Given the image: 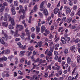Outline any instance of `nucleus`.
<instances>
[{"label": "nucleus", "mask_w": 80, "mask_h": 80, "mask_svg": "<svg viewBox=\"0 0 80 80\" xmlns=\"http://www.w3.org/2000/svg\"><path fill=\"white\" fill-rule=\"evenodd\" d=\"M47 53L48 57H46V58L47 60H48V59H50V51H48V49H47L45 51V54Z\"/></svg>", "instance_id": "nucleus-1"}, {"label": "nucleus", "mask_w": 80, "mask_h": 80, "mask_svg": "<svg viewBox=\"0 0 80 80\" xmlns=\"http://www.w3.org/2000/svg\"><path fill=\"white\" fill-rule=\"evenodd\" d=\"M16 28L17 29L19 28V31H20V32H21V31H22V30L23 29V26L19 25L18 24H16Z\"/></svg>", "instance_id": "nucleus-2"}, {"label": "nucleus", "mask_w": 80, "mask_h": 80, "mask_svg": "<svg viewBox=\"0 0 80 80\" xmlns=\"http://www.w3.org/2000/svg\"><path fill=\"white\" fill-rule=\"evenodd\" d=\"M18 30L17 29L14 33V37H19L20 36V34L18 33Z\"/></svg>", "instance_id": "nucleus-3"}, {"label": "nucleus", "mask_w": 80, "mask_h": 80, "mask_svg": "<svg viewBox=\"0 0 80 80\" xmlns=\"http://www.w3.org/2000/svg\"><path fill=\"white\" fill-rule=\"evenodd\" d=\"M7 60V58L5 57H4L1 58H0V62H3L4 61H6Z\"/></svg>", "instance_id": "nucleus-4"}, {"label": "nucleus", "mask_w": 80, "mask_h": 80, "mask_svg": "<svg viewBox=\"0 0 80 80\" xmlns=\"http://www.w3.org/2000/svg\"><path fill=\"white\" fill-rule=\"evenodd\" d=\"M61 40L63 44H65L66 43V39L63 37H62L61 38Z\"/></svg>", "instance_id": "nucleus-5"}, {"label": "nucleus", "mask_w": 80, "mask_h": 80, "mask_svg": "<svg viewBox=\"0 0 80 80\" xmlns=\"http://www.w3.org/2000/svg\"><path fill=\"white\" fill-rule=\"evenodd\" d=\"M47 3V1H43L42 2L40 5V8H43V5H44V3Z\"/></svg>", "instance_id": "nucleus-6"}, {"label": "nucleus", "mask_w": 80, "mask_h": 80, "mask_svg": "<svg viewBox=\"0 0 80 80\" xmlns=\"http://www.w3.org/2000/svg\"><path fill=\"white\" fill-rule=\"evenodd\" d=\"M25 32H26L27 35H30L31 33L30 32V30L28 29V28L25 29Z\"/></svg>", "instance_id": "nucleus-7"}, {"label": "nucleus", "mask_w": 80, "mask_h": 80, "mask_svg": "<svg viewBox=\"0 0 80 80\" xmlns=\"http://www.w3.org/2000/svg\"><path fill=\"white\" fill-rule=\"evenodd\" d=\"M45 29H46L45 26L42 25L41 27V32L43 33L45 30Z\"/></svg>", "instance_id": "nucleus-8"}, {"label": "nucleus", "mask_w": 80, "mask_h": 80, "mask_svg": "<svg viewBox=\"0 0 80 80\" xmlns=\"http://www.w3.org/2000/svg\"><path fill=\"white\" fill-rule=\"evenodd\" d=\"M66 12V14L67 15V14H68V13H71V10H70V8H68V9H66L65 11Z\"/></svg>", "instance_id": "nucleus-9"}, {"label": "nucleus", "mask_w": 80, "mask_h": 80, "mask_svg": "<svg viewBox=\"0 0 80 80\" xmlns=\"http://www.w3.org/2000/svg\"><path fill=\"white\" fill-rule=\"evenodd\" d=\"M59 12V9L58 8H55L54 10V14H57L58 13V12Z\"/></svg>", "instance_id": "nucleus-10"}, {"label": "nucleus", "mask_w": 80, "mask_h": 80, "mask_svg": "<svg viewBox=\"0 0 80 80\" xmlns=\"http://www.w3.org/2000/svg\"><path fill=\"white\" fill-rule=\"evenodd\" d=\"M4 10H5V6H2L0 9V13L3 12Z\"/></svg>", "instance_id": "nucleus-11"}, {"label": "nucleus", "mask_w": 80, "mask_h": 80, "mask_svg": "<svg viewBox=\"0 0 80 80\" xmlns=\"http://www.w3.org/2000/svg\"><path fill=\"white\" fill-rule=\"evenodd\" d=\"M44 15H45L47 16V15H48V11H47V9H45L44 11Z\"/></svg>", "instance_id": "nucleus-12"}, {"label": "nucleus", "mask_w": 80, "mask_h": 80, "mask_svg": "<svg viewBox=\"0 0 80 80\" xmlns=\"http://www.w3.org/2000/svg\"><path fill=\"white\" fill-rule=\"evenodd\" d=\"M11 12H12V14L13 15H15L16 14V11H15V9H11Z\"/></svg>", "instance_id": "nucleus-13"}, {"label": "nucleus", "mask_w": 80, "mask_h": 80, "mask_svg": "<svg viewBox=\"0 0 80 80\" xmlns=\"http://www.w3.org/2000/svg\"><path fill=\"white\" fill-rule=\"evenodd\" d=\"M42 43H43V42H42V41L38 42V46L39 47H42Z\"/></svg>", "instance_id": "nucleus-14"}, {"label": "nucleus", "mask_w": 80, "mask_h": 80, "mask_svg": "<svg viewBox=\"0 0 80 80\" xmlns=\"http://www.w3.org/2000/svg\"><path fill=\"white\" fill-rule=\"evenodd\" d=\"M10 52V50L9 49H7L5 51V53L6 55H8V54H9Z\"/></svg>", "instance_id": "nucleus-15"}, {"label": "nucleus", "mask_w": 80, "mask_h": 80, "mask_svg": "<svg viewBox=\"0 0 80 80\" xmlns=\"http://www.w3.org/2000/svg\"><path fill=\"white\" fill-rule=\"evenodd\" d=\"M75 46L74 45L70 48V50L71 51H73V50H75Z\"/></svg>", "instance_id": "nucleus-16"}, {"label": "nucleus", "mask_w": 80, "mask_h": 80, "mask_svg": "<svg viewBox=\"0 0 80 80\" xmlns=\"http://www.w3.org/2000/svg\"><path fill=\"white\" fill-rule=\"evenodd\" d=\"M0 42L3 45H5V42L2 38H0Z\"/></svg>", "instance_id": "nucleus-17"}, {"label": "nucleus", "mask_w": 80, "mask_h": 80, "mask_svg": "<svg viewBox=\"0 0 80 80\" xmlns=\"http://www.w3.org/2000/svg\"><path fill=\"white\" fill-rule=\"evenodd\" d=\"M36 32H39L40 30V28L38 26H36Z\"/></svg>", "instance_id": "nucleus-18"}, {"label": "nucleus", "mask_w": 80, "mask_h": 80, "mask_svg": "<svg viewBox=\"0 0 80 80\" xmlns=\"http://www.w3.org/2000/svg\"><path fill=\"white\" fill-rule=\"evenodd\" d=\"M67 62L69 64V63H70V62H71V59L70 58L68 57V58Z\"/></svg>", "instance_id": "nucleus-19"}, {"label": "nucleus", "mask_w": 80, "mask_h": 80, "mask_svg": "<svg viewBox=\"0 0 80 80\" xmlns=\"http://www.w3.org/2000/svg\"><path fill=\"white\" fill-rule=\"evenodd\" d=\"M2 24L3 26H4L5 27H7L8 26V23L7 22H2Z\"/></svg>", "instance_id": "nucleus-20"}, {"label": "nucleus", "mask_w": 80, "mask_h": 80, "mask_svg": "<svg viewBox=\"0 0 80 80\" xmlns=\"http://www.w3.org/2000/svg\"><path fill=\"white\" fill-rule=\"evenodd\" d=\"M14 5L16 6V7H18V2L17 1H15L14 2Z\"/></svg>", "instance_id": "nucleus-21"}, {"label": "nucleus", "mask_w": 80, "mask_h": 80, "mask_svg": "<svg viewBox=\"0 0 80 80\" xmlns=\"http://www.w3.org/2000/svg\"><path fill=\"white\" fill-rule=\"evenodd\" d=\"M77 63H79V61H80V56L78 55L77 57Z\"/></svg>", "instance_id": "nucleus-22"}, {"label": "nucleus", "mask_w": 80, "mask_h": 80, "mask_svg": "<svg viewBox=\"0 0 80 80\" xmlns=\"http://www.w3.org/2000/svg\"><path fill=\"white\" fill-rule=\"evenodd\" d=\"M27 36H28V38H26L25 40V41H26V40H28H28H30V35H27Z\"/></svg>", "instance_id": "nucleus-23"}, {"label": "nucleus", "mask_w": 80, "mask_h": 80, "mask_svg": "<svg viewBox=\"0 0 80 80\" xmlns=\"http://www.w3.org/2000/svg\"><path fill=\"white\" fill-rule=\"evenodd\" d=\"M72 18H69L68 20V23H70L71 22H72Z\"/></svg>", "instance_id": "nucleus-24"}, {"label": "nucleus", "mask_w": 80, "mask_h": 80, "mask_svg": "<svg viewBox=\"0 0 80 80\" xmlns=\"http://www.w3.org/2000/svg\"><path fill=\"white\" fill-rule=\"evenodd\" d=\"M62 12H59L58 13V17H61V15H62Z\"/></svg>", "instance_id": "nucleus-25"}, {"label": "nucleus", "mask_w": 80, "mask_h": 80, "mask_svg": "<svg viewBox=\"0 0 80 80\" xmlns=\"http://www.w3.org/2000/svg\"><path fill=\"white\" fill-rule=\"evenodd\" d=\"M10 7L12 8L11 10H13L15 8V6H14L13 4H12L10 5Z\"/></svg>", "instance_id": "nucleus-26"}, {"label": "nucleus", "mask_w": 80, "mask_h": 80, "mask_svg": "<svg viewBox=\"0 0 80 80\" xmlns=\"http://www.w3.org/2000/svg\"><path fill=\"white\" fill-rule=\"evenodd\" d=\"M69 4L70 6H72L73 5V2H72V0H69Z\"/></svg>", "instance_id": "nucleus-27"}, {"label": "nucleus", "mask_w": 80, "mask_h": 80, "mask_svg": "<svg viewBox=\"0 0 80 80\" xmlns=\"http://www.w3.org/2000/svg\"><path fill=\"white\" fill-rule=\"evenodd\" d=\"M67 53H68V50L67 49H66L64 50V54L67 55Z\"/></svg>", "instance_id": "nucleus-28"}, {"label": "nucleus", "mask_w": 80, "mask_h": 80, "mask_svg": "<svg viewBox=\"0 0 80 80\" xmlns=\"http://www.w3.org/2000/svg\"><path fill=\"white\" fill-rule=\"evenodd\" d=\"M61 58H62V57L61 56H60L58 60V62H59V63H61V62H62Z\"/></svg>", "instance_id": "nucleus-29"}, {"label": "nucleus", "mask_w": 80, "mask_h": 80, "mask_svg": "<svg viewBox=\"0 0 80 80\" xmlns=\"http://www.w3.org/2000/svg\"><path fill=\"white\" fill-rule=\"evenodd\" d=\"M38 13L39 14L40 18H43V14H42V12H38Z\"/></svg>", "instance_id": "nucleus-30"}, {"label": "nucleus", "mask_w": 80, "mask_h": 80, "mask_svg": "<svg viewBox=\"0 0 80 80\" xmlns=\"http://www.w3.org/2000/svg\"><path fill=\"white\" fill-rule=\"evenodd\" d=\"M8 28H9V29H11V30H12V29H13L14 28L13 27L12 25L10 24Z\"/></svg>", "instance_id": "nucleus-31"}, {"label": "nucleus", "mask_w": 80, "mask_h": 80, "mask_svg": "<svg viewBox=\"0 0 80 80\" xmlns=\"http://www.w3.org/2000/svg\"><path fill=\"white\" fill-rule=\"evenodd\" d=\"M33 46H31V47H29L28 48V50H31V52H32L33 50Z\"/></svg>", "instance_id": "nucleus-32"}, {"label": "nucleus", "mask_w": 80, "mask_h": 80, "mask_svg": "<svg viewBox=\"0 0 80 80\" xmlns=\"http://www.w3.org/2000/svg\"><path fill=\"white\" fill-rule=\"evenodd\" d=\"M60 68V66H58L57 67H55V70H59Z\"/></svg>", "instance_id": "nucleus-33"}, {"label": "nucleus", "mask_w": 80, "mask_h": 80, "mask_svg": "<svg viewBox=\"0 0 80 80\" xmlns=\"http://www.w3.org/2000/svg\"><path fill=\"white\" fill-rule=\"evenodd\" d=\"M75 15V12L73 11H72L70 15L71 17H73Z\"/></svg>", "instance_id": "nucleus-34"}, {"label": "nucleus", "mask_w": 80, "mask_h": 80, "mask_svg": "<svg viewBox=\"0 0 80 80\" xmlns=\"http://www.w3.org/2000/svg\"><path fill=\"white\" fill-rule=\"evenodd\" d=\"M21 12H22V13H23V15H25V10L23 9H22L21 10Z\"/></svg>", "instance_id": "nucleus-35"}, {"label": "nucleus", "mask_w": 80, "mask_h": 80, "mask_svg": "<svg viewBox=\"0 0 80 80\" xmlns=\"http://www.w3.org/2000/svg\"><path fill=\"white\" fill-rule=\"evenodd\" d=\"M66 40V41L68 43L70 42V38L69 37L67 38Z\"/></svg>", "instance_id": "nucleus-36"}, {"label": "nucleus", "mask_w": 80, "mask_h": 80, "mask_svg": "<svg viewBox=\"0 0 80 80\" xmlns=\"http://www.w3.org/2000/svg\"><path fill=\"white\" fill-rule=\"evenodd\" d=\"M45 33L47 34H49L50 33V31L46 29L45 31Z\"/></svg>", "instance_id": "nucleus-37"}, {"label": "nucleus", "mask_w": 80, "mask_h": 80, "mask_svg": "<svg viewBox=\"0 0 80 80\" xmlns=\"http://www.w3.org/2000/svg\"><path fill=\"white\" fill-rule=\"evenodd\" d=\"M77 9V6H74L73 8V10H76Z\"/></svg>", "instance_id": "nucleus-38"}, {"label": "nucleus", "mask_w": 80, "mask_h": 80, "mask_svg": "<svg viewBox=\"0 0 80 80\" xmlns=\"http://www.w3.org/2000/svg\"><path fill=\"white\" fill-rule=\"evenodd\" d=\"M34 10L35 11H36V10H37V5H36L34 8Z\"/></svg>", "instance_id": "nucleus-39"}, {"label": "nucleus", "mask_w": 80, "mask_h": 80, "mask_svg": "<svg viewBox=\"0 0 80 80\" xmlns=\"http://www.w3.org/2000/svg\"><path fill=\"white\" fill-rule=\"evenodd\" d=\"M75 42V43H78V42H80V39L79 38H77L76 39Z\"/></svg>", "instance_id": "nucleus-40"}, {"label": "nucleus", "mask_w": 80, "mask_h": 80, "mask_svg": "<svg viewBox=\"0 0 80 80\" xmlns=\"http://www.w3.org/2000/svg\"><path fill=\"white\" fill-rule=\"evenodd\" d=\"M9 21H12V20H14L13 19V18H12L11 16H10V15H9Z\"/></svg>", "instance_id": "nucleus-41"}, {"label": "nucleus", "mask_w": 80, "mask_h": 80, "mask_svg": "<svg viewBox=\"0 0 80 80\" xmlns=\"http://www.w3.org/2000/svg\"><path fill=\"white\" fill-rule=\"evenodd\" d=\"M76 28V26L75 25H72L71 26V29H74Z\"/></svg>", "instance_id": "nucleus-42"}, {"label": "nucleus", "mask_w": 80, "mask_h": 80, "mask_svg": "<svg viewBox=\"0 0 80 80\" xmlns=\"http://www.w3.org/2000/svg\"><path fill=\"white\" fill-rule=\"evenodd\" d=\"M70 8L68 7V6H65L64 7V10H67V9Z\"/></svg>", "instance_id": "nucleus-43"}, {"label": "nucleus", "mask_w": 80, "mask_h": 80, "mask_svg": "<svg viewBox=\"0 0 80 80\" xmlns=\"http://www.w3.org/2000/svg\"><path fill=\"white\" fill-rule=\"evenodd\" d=\"M3 20L4 21H7V16H5L4 18H3Z\"/></svg>", "instance_id": "nucleus-44"}, {"label": "nucleus", "mask_w": 80, "mask_h": 80, "mask_svg": "<svg viewBox=\"0 0 80 80\" xmlns=\"http://www.w3.org/2000/svg\"><path fill=\"white\" fill-rule=\"evenodd\" d=\"M75 70H76V67H75L72 72V75L74 74V73L75 72Z\"/></svg>", "instance_id": "nucleus-45"}, {"label": "nucleus", "mask_w": 80, "mask_h": 80, "mask_svg": "<svg viewBox=\"0 0 80 80\" xmlns=\"http://www.w3.org/2000/svg\"><path fill=\"white\" fill-rule=\"evenodd\" d=\"M11 23L12 25H15V21H14V20H12V21H11Z\"/></svg>", "instance_id": "nucleus-46"}, {"label": "nucleus", "mask_w": 80, "mask_h": 80, "mask_svg": "<svg viewBox=\"0 0 80 80\" xmlns=\"http://www.w3.org/2000/svg\"><path fill=\"white\" fill-rule=\"evenodd\" d=\"M54 54L56 56H57V55H58V52L57 51H54Z\"/></svg>", "instance_id": "nucleus-47"}, {"label": "nucleus", "mask_w": 80, "mask_h": 80, "mask_svg": "<svg viewBox=\"0 0 80 80\" xmlns=\"http://www.w3.org/2000/svg\"><path fill=\"white\" fill-rule=\"evenodd\" d=\"M31 37L33 39L35 38V35L34 34H32Z\"/></svg>", "instance_id": "nucleus-48"}, {"label": "nucleus", "mask_w": 80, "mask_h": 80, "mask_svg": "<svg viewBox=\"0 0 80 80\" xmlns=\"http://www.w3.org/2000/svg\"><path fill=\"white\" fill-rule=\"evenodd\" d=\"M32 53V52L31 51H30V52L28 54V55H27L28 57H30V55H31Z\"/></svg>", "instance_id": "nucleus-49"}, {"label": "nucleus", "mask_w": 80, "mask_h": 80, "mask_svg": "<svg viewBox=\"0 0 80 80\" xmlns=\"http://www.w3.org/2000/svg\"><path fill=\"white\" fill-rule=\"evenodd\" d=\"M18 73H19V74H20V75H23V73L20 71H18Z\"/></svg>", "instance_id": "nucleus-50"}, {"label": "nucleus", "mask_w": 80, "mask_h": 80, "mask_svg": "<svg viewBox=\"0 0 80 80\" xmlns=\"http://www.w3.org/2000/svg\"><path fill=\"white\" fill-rule=\"evenodd\" d=\"M72 23H75L77 22V20L75 19H73L72 20Z\"/></svg>", "instance_id": "nucleus-51"}, {"label": "nucleus", "mask_w": 80, "mask_h": 80, "mask_svg": "<svg viewBox=\"0 0 80 80\" xmlns=\"http://www.w3.org/2000/svg\"><path fill=\"white\" fill-rule=\"evenodd\" d=\"M3 5H4V6H8V4L6 2H5L3 3Z\"/></svg>", "instance_id": "nucleus-52"}, {"label": "nucleus", "mask_w": 80, "mask_h": 80, "mask_svg": "<svg viewBox=\"0 0 80 80\" xmlns=\"http://www.w3.org/2000/svg\"><path fill=\"white\" fill-rule=\"evenodd\" d=\"M67 18H66V17H63V18H62V22H64V21H65V20H66Z\"/></svg>", "instance_id": "nucleus-53"}, {"label": "nucleus", "mask_w": 80, "mask_h": 80, "mask_svg": "<svg viewBox=\"0 0 80 80\" xmlns=\"http://www.w3.org/2000/svg\"><path fill=\"white\" fill-rule=\"evenodd\" d=\"M58 79L59 80H64V78L63 77H60Z\"/></svg>", "instance_id": "nucleus-54"}, {"label": "nucleus", "mask_w": 80, "mask_h": 80, "mask_svg": "<svg viewBox=\"0 0 80 80\" xmlns=\"http://www.w3.org/2000/svg\"><path fill=\"white\" fill-rule=\"evenodd\" d=\"M38 61H39V58H38L37 59L35 60V61H34V63H36V62H38Z\"/></svg>", "instance_id": "nucleus-55"}, {"label": "nucleus", "mask_w": 80, "mask_h": 80, "mask_svg": "<svg viewBox=\"0 0 80 80\" xmlns=\"http://www.w3.org/2000/svg\"><path fill=\"white\" fill-rule=\"evenodd\" d=\"M61 2H63L64 4H66V3H67V0H61Z\"/></svg>", "instance_id": "nucleus-56"}, {"label": "nucleus", "mask_w": 80, "mask_h": 80, "mask_svg": "<svg viewBox=\"0 0 80 80\" xmlns=\"http://www.w3.org/2000/svg\"><path fill=\"white\" fill-rule=\"evenodd\" d=\"M58 73L60 75H62V71L60 70L58 72Z\"/></svg>", "instance_id": "nucleus-57"}, {"label": "nucleus", "mask_w": 80, "mask_h": 80, "mask_svg": "<svg viewBox=\"0 0 80 80\" xmlns=\"http://www.w3.org/2000/svg\"><path fill=\"white\" fill-rule=\"evenodd\" d=\"M63 28V27H60L59 29L58 30V32H60V30H62Z\"/></svg>", "instance_id": "nucleus-58"}, {"label": "nucleus", "mask_w": 80, "mask_h": 80, "mask_svg": "<svg viewBox=\"0 0 80 80\" xmlns=\"http://www.w3.org/2000/svg\"><path fill=\"white\" fill-rule=\"evenodd\" d=\"M53 73H54V71H52L50 75V77H53Z\"/></svg>", "instance_id": "nucleus-59"}, {"label": "nucleus", "mask_w": 80, "mask_h": 80, "mask_svg": "<svg viewBox=\"0 0 80 80\" xmlns=\"http://www.w3.org/2000/svg\"><path fill=\"white\" fill-rule=\"evenodd\" d=\"M25 15H21L20 16V18H22V19H23V18H25Z\"/></svg>", "instance_id": "nucleus-60"}, {"label": "nucleus", "mask_w": 80, "mask_h": 80, "mask_svg": "<svg viewBox=\"0 0 80 80\" xmlns=\"http://www.w3.org/2000/svg\"><path fill=\"white\" fill-rule=\"evenodd\" d=\"M31 31L32 32H33L35 31V28L32 27L31 28Z\"/></svg>", "instance_id": "nucleus-61"}, {"label": "nucleus", "mask_w": 80, "mask_h": 80, "mask_svg": "<svg viewBox=\"0 0 80 80\" xmlns=\"http://www.w3.org/2000/svg\"><path fill=\"white\" fill-rule=\"evenodd\" d=\"M60 46V45H59V44H56L55 46V47H59V46Z\"/></svg>", "instance_id": "nucleus-62"}, {"label": "nucleus", "mask_w": 80, "mask_h": 80, "mask_svg": "<svg viewBox=\"0 0 80 80\" xmlns=\"http://www.w3.org/2000/svg\"><path fill=\"white\" fill-rule=\"evenodd\" d=\"M54 30V26H52L51 28V30Z\"/></svg>", "instance_id": "nucleus-63"}, {"label": "nucleus", "mask_w": 80, "mask_h": 80, "mask_svg": "<svg viewBox=\"0 0 80 80\" xmlns=\"http://www.w3.org/2000/svg\"><path fill=\"white\" fill-rule=\"evenodd\" d=\"M68 80H72V77L69 76L68 78Z\"/></svg>", "instance_id": "nucleus-64"}]
</instances>
